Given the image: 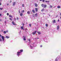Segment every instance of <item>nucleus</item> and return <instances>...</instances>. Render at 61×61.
Wrapping results in <instances>:
<instances>
[{
    "mask_svg": "<svg viewBox=\"0 0 61 61\" xmlns=\"http://www.w3.org/2000/svg\"><path fill=\"white\" fill-rule=\"evenodd\" d=\"M25 30H27V28H26L25 29Z\"/></svg>",
    "mask_w": 61,
    "mask_h": 61,
    "instance_id": "40",
    "label": "nucleus"
},
{
    "mask_svg": "<svg viewBox=\"0 0 61 61\" xmlns=\"http://www.w3.org/2000/svg\"><path fill=\"white\" fill-rule=\"evenodd\" d=\"M6 37L7 38H10V37L9 36H6Z\"/></svg>",
    "mask_w": 61,
    "mask_h": 61,
    "instance_id": "13",
    "label": "nucleus"
},
{
    "mask_svg": "<svg viewBox=\"0 0 61 61\" xmlns=\"http://www.w3.org/2000/svg\"><path fill=\"white\" fill-rule=\"evenodd\" d=\"M57 8H60V6H58L57 7Z\"/></svg>",
    "mask_w": 61,
    "mask_h": 61,
    "instance_id": "20",
    "label": "nucleus"
},
{
    "mask_svg": "<svg viewBox=\"0 0 61 61\" xmlns=\"http://www.w3.org/2000/svg\"><path fill=\"white\" fill-rule=\"evenodd\" d=\"M9 5L8 4H7V5Z\"/></svg>",
    "mask_w": 61,
    "mask_h": 61,
    "instance_id": "50",
    "label": "nucleus"
},
{
    "mask_svg": "<svg viewBox=\"0 0 61 61\" xmlns=\"http://www.w3.org/2000/svg\"><path fill=\"white\" fill-rule=\"evenodd\" d=\"M20 51L22 52H23V50H20Z\"/></svg>",
    "mask_w": 61,
    "mask_h": 61,
    "instance_id": "25",
    "label": "nucleus"
},
{
    "mask_svg": "<svg viewBox=\"0 0 61 61\" xmlns=\"http://www.w3.org/2000/svg\"><path fill=\"white\" fill-rule=\"evenodd\" d=\"M2 15V14H0V16H1Z\"/></svg>",
    "mask_w": 61,
    "mask_h": 61,
    "instance_id": "42",
    "label": "nucleus"
},
{
    "mask_svg": "<svg viewBox=\"0 0 61 61\" xmlns=\"http://www.w3.org/2000/svg\"><path fill=\"white\" fill-rule=\"evenodd\" d=\"M7 15H8V16L9 15V13H7Z\"/></svg>",
    "mask_w": 61,
    "mask_h": 61,
    "instance_id": "32",
    "label": "nucleus"
},
{
    "mask_svg": "<svg viewBox=\"0 0 61 61\" xmlns=\"http://www.w3.org/2000/svg\"><path fill=\"white\" fill-rule=\"evenodd\" d=\"M23 37L24 38H23L24 40H26V39H25V37L24 36Z\"/></svg>",
    "mask_w": 61,
    "mask_h": 61,
    "instance_id": "9",
    "label": "nucleus"
},
{
    "mask_svg": "<svg viewBox=\"0 0 61 61\" xmlns=\"http://www.w3.org/2000/svg\"><path fill=\"white\" fill-rule=\"evenodd\" d=\"M37 39H39V38H37Z\"/></svg>",
    "mask_w": 61,
    "mask_h": 61,
    "instance_id": "53",
    "label": "nucleus"
},
{
    "mask_svg": "<svg viewBox=\"0 0 61 61\" xmlns=\"http://www.w3.org/2000/svg\"><path fill=\"white\" fill-rule=\"evenodd\" d=\"M36 32H37L36 31H35L34 32H33V33H32L34 35H35V34H36Z\"/></svg>",
    "mask_w": 61,
    "mask_h": 61,
    "instance_id": "5",
    "label": "nucleus"
},
{
    "mask_svg": "<svg viewBox=\"0 0 61 61\" xmlns=\"http://www.w3.org/2000/svg\"><path fill=\"white\" fill-rule=\"evenodd\" d=\"M58 57H59V56H58Z\"/></svg>",
    "mask_w": 61,
    "mask_h": 61,
    "instance_id": "55",
    "label": "nucleus"
},
{
    "mask_svg": "<svg viewBox=\"0 0 61 61\" xmlns=\"http://www.w3.org/2000/svg\"><path fill=\"white\" fill-rule=\"evenodd\" d=\"M10 20H12V19L11 18H10Z\"/></svg>",
    "mask_w": 61,
    "mask_h": 61,
    "instance_id": "37",
    "label": "nucleus"
},
{
    "mask_svg": "<svg viewBox=\"0 0 61 61\" xmlns=\"http://www.w3.org/2000/svg\"><path fill=\"white\" fill-rule=\"evenodd\" d=\"M6 32H8V31H6Z\"/></svg>",
    "mask_w": 61,
    "mask_h": 61,
    "instance_id": "48",
    "label": "nucleus"
},
{
    "mask_svg": "<svg viewBox=\"0 0 61 61\" xmlns=\"http://www.w3.org/2000/svg\"><path fill=\"white\" fill-rule=\"evenodd\" d=\"M2 5V4L1 3H0V5Z\"/></svg>",
    "mask_w": 61,
    "mask_h": 61,
    "instance_id": "41",
    "label": "nucleus"
},
{
    "mask_svg": "<svg viewBox=\"0 0 61 61\" xmlns=\"http://www.w3.org/2000/svg\"><path fill=\"white\" fill-rule=\"evenodd\" d=\"M58 22H59V19L58 20Z\"/></svg>",
    "mask_w": 61,
    "mask_h": 61,
    "instance_id": "45",
    "label": "nucleus"
},
{
    "mask_svg": "<svg viewBox=\"0 0 61 61\" xmlns=\"http://www.w3.org/2000/svg\"><path fill=\"white\" fill-rule=\"evenodd\" d=\"M24 12H25V11H24V10H22V13H24Z\"/></svg>",
    "mask_w": 61,
    "mask_h": 61,
    "instance_id": "35",
    "label": "nucleus"
},
{
    "mask_svg": "<svg viewBox=\"0 0 61 61\" xmlns=\"http://www.w3.org/2000/svg\"><path fill=\"white\" fill-rule=\"evenodd\" d=\"M44 10H45V9H42L41 11L42 12H43V11H44Z\"/></svg>",
    "mask_w": 61,
    "mask_h": 61,
    "instance_id": "24",
    "label": "nucleus"
},
{
    "mask_svg": "<svg viewBox=\"0 0 61 61\" xmlns=\"http://www.w3.org/2000/svg\"><path fill=\"white\" fill-rule=\"evenodd\" d=\"M1 35L0 34V37H1Z\"/></svg>",
    "mask_w": 61,
    "mask_h": 61,
    "instance_id": "49",
    "label": "nucleus"
},
{
    "mask_svg": "<svg viewBox=\"0 0 61 61\" xmlns=\"http://www.w3.org/2000/svg\"><path fill=\"white\" fill-rule=\"evenodd\" d=\"M49 2V1H45V2Z\"/></svg>",
    "mask_w": 61,
    "mask_h": 61,
    "instance_id": "26",
    "label": "nucleus"
},
{
    "mask_svg": "<svg viewBox=\"0 0 61 61\" xmlns=\"http://www.w3.org/2000/svg\"><path fill=\"white\" fill-rule=\"evenodd\" d=\"M60 18L61 19V17H60Z\"/></svg>",
    "mask_w": 61,
    "mask_h": 61,
    "instance_id": "54",
    "label": "nucleus"
},
{
    "mask_svg": "<svg viewBox=\"0 0 61 61\" xmlns=\"http://www.w3.org/2000/svg\"><path fill=\"white\" fill-rule=\"evenodd\" d=\"M59 25H58L57 26V30H58L59 29Z\"/></svg>",
    "mask_w": 61,
    "mask_h": 61,
    "instance_id": "8",
    "label": "nucleus"
},
{
    "mask_svg": "<svg viewBox=\"0 0 61 61\" xmlns=\"http://www.w3.org/2000/svg\"><path fill=\"white\" fill-rule=\"evenodd\" d=\"M46 27H47L48 25V24H46Z\"/></svg>",
    "mask_w": 61,
    "mask_h": 61,
    "instance_id": "22",
    "label": "nucleus"
},
{
    "mask_svg": "<svg viewBox=\"0 0 61 61\" xmlns=\"http://www.w3.org/2000/svg\"><path fill=\"white\" fill-rule=\"evenodd\" d=\"M53 23H56V20H54L52 21Z\"/></svg>",
    "mask_w": 61,
    "mask_h": 61,
    "instance_id": "10",
    "label": "nucleus"
},
{
    "mask_svg": "<svg viewBox=\"0 0 61 61\" xmlns=\"http://www.w3.org/2000/svg\"><path fill=\"white\" fill-rule=\"evenodd\" d=\"M4 33L5 34H6V31H4Z\"/></svg>",
    "mask_w": 61,
    "mask_h": 61,
    "instance_id": "29",
    "label": "nucleus"
},
{
    "mask_svg": "<svg viewBox=\"0 0 61 61\" xmlns=\"http://www.w3.org/2000/svg\"><path fill=\"white\" fill-rule=\"evenodd\" d=\"M24 28V27H23V26H21V29H23V30H24V29L23 28Z\"/></svg>",
    "mask_w": 61,
    "mask_h": 61,
    "instance_id": "14",
    "label": "nucleus"
},
{
    "mask_svg": "<svg viewBox=\"0 0 61 61\" xmlns=\"http://www.w3.org/2000/svg\"><path fill=\"white\" fill-rule=\"evenodd\" d=\"M15 5V2H14L13 3V6H14V5Z\"/></svg>",
    "mask_w": 61,
    "mask_h": 61,
    "instance_id": "6",
    "label": "nucleus"
},
{
    "mask_svg": "<svg viewBox=\"0 0 61 61\" xmlns=\"http://www.w3.org/2000/svg\"><path fill=\"white\" fill-rule=\"evenodd\" d=\"M20 13V11H19V13Z\"/></svg>",
    "mask_w": 61,
    "mask_h": 61,
    "instance_id": "51",
    "label": "nucleus"
},
{
    "mask_svg": "<svg viewBox=\"0 0 61 61\" xmlns=\"http://www.w3.org/2000/svg\"><path fill=\"white\" fill-rule=\"evenodd\" d=\"M34 45L35 44H33V45H31V46L30 45V48H31V49H32L33 47H35V46H34Z\"/></svg>",
    "mask_w": 61,
    "mask_h": 61,
    "instance_id": "1",
    "label": "nucleus"
},
{
    "mask_svg": "<svg viewBox=\"0 0 61 61\" xmlns=\"http://www.w3.org/2000/svg\"><path fill=\"white\" fill-rule=\"evenodd\" d=\"M45 0H43V2H45Z\"/></svg>",
    "mask_w": 61,
    "mask_h": 61,
    "instance_id": "38",
    "label": "nucleus"
},
{
    "mask_svg": "<svg viewBox=\"0 0 61 61\" xmlns=\"http://www.w3.org/2000/svg\"><path fill=\"white\" fill-rule=\"evenodd\" d=\"M40 1H42V0H40Z\"/></svg>",
    "mask_w": 61,
    "mask_h": 61,
    "instance_id": "46",
    "label": "nucleus"
},
{
    "mask_svg": "<svg viewBox=\"0 0 61 61\" xmlns=\"http://www.w3.org/2000/svg\"><path fill=\"white\" fill-rule=\"evenodd\" d=\"M32 12H33V13H35V10H32Z\"/></svg>",
    "mask_w": 61,
    "mask_h": 61,
    "instance_id": "19",
    "label": "nucleus"
},
{
    "mask_svg": "<svg viewBox=\"0 0 61 61\" xmlns=\"http://www.w3.org/2000/svg\"><path fill=\"white\" fill-rule=\"evenodd\" d=\"M27 13L28 14H30V11H28L27 12Z\"/></svg>",
    "mask_w": 61,
    "mask_h": 61,
    "instance_id": "16",
    "label": "nucleus"
},
{
    "mask_svg": "<svg viewBox=\"0 0 61 61\" xmlns=\"http://www.w3.org/2000/svg\"><path fill=\"white\" fill-rule=\"evenodd\" d=\"M35 16H37V13L35 14Z\"/></svg>",
    "mask_w": 61,
    "mask_h": 61,
    "instance_id": "27",
    "label": "nucleus"
},
{
    "mask_svg": "<svg viewBox=\"0 0 61 61\" xmlns=\"http://www.w3.org/2000/svg\"><path fill=\"white\" fill-rule=\"evenodd\" d=\"M20 16H22L23 15V14L22 13H20Z\"/></svg>",
    "mask_w": 61,
    "mask_h": 61,
    "instance_id": "17",
    "label": "nucleus"
},
{
    "mask_svg": "<svg viewBox=\"0 0 61 61\" xmlns=\"http://www.w3.org/2000/svg\"><path fill=\"white\" fill-rule=\"evenodd\" d=\"M6 21H5V23H6Z\"/></svg>",
    "mask_w": 61,
    "mask_h": 61,
    "instance_id": "47",
    "label": "nucleus"
},
{
    "mask_svg": "<svg viewBox=\"0 0 61 61\" xmlns=\"http://www.w3.org/2000/svg\"><path fill=\"white\" fill-rule=\"evenodd\" d=\"M36 11V12L37 11V10H38V8H35Z\"/></svg>",
    "mask_w": 61,
    "mask_h": 61,
    "instance_id": "12",
    "label": "nucleus"
},
{
    "mask_svg": "<svg viewBox=\"0 0 61 61\" xmlns=\"http://www.w3.org/2000/svg\"><path fill=\"white\" fill-rule=\"evenodd\" d=\"M3 9V8H0V10H2Z\"/></svg>",
    "mask_w": 61,
    "mask_h": 61,
    "instance_id": "31",
    "label": "nucleus"
},
{
    "mask_svg": "<svg viewBox=\"0 0 61 61\" xmlns=\"http://www.w3.org/2000/svg\"><path fill=\"white\" fill-rule=\"evenodd\" d=\"M35 6H36V7H37V6L38 5H37V4H36V3H35Z\"/></svg>",
    "mask_w": 61,
    "mask_h": 61,
    "instance_id": "11",
    "label": "nucleus"
},
{
    "mask_svg": "<svg viewBox=\"0 0 61 61\" xmlns=\"http://www.w3.org/2000/svg\"><path fill=\"white\" fill-rule=\"evenodd\" d=\"M0 56H1V55H0Z\"/></svg>",
    "mask_w": 61,
    "mask_h": 61,
    "instance_id": "57",
    "label": "nucleus"
},
{
    "mask_svg": "<svg viewBox=\"0 0 61 61\" xmlns=\"http://www.w3.org/2000/svg\"><path fill=\"white\" fill-rule=\"evenodd\" d=\"M55 60L56 61H58L57 60V58H56Z\"/></svg>",
    "mask_w": 61,
    "mask_h": 61,
    "instance_id": "23",
    "label": "nucleus"
},
{
    "mask_svg": "<svg viewBox=\"0 0 61 61\" xmlns=\"http://www.w3.org/2000/svg\"><path fill=\"white\" fill-rule=\"evenodd\" d=\"M11 2V1H10V2Z\"/></svg>",
    "mask_w": 61,
    "mask_h": 61,
    "instance_id": "56",
    "label": "nucleus"
},
{
    "mask_svg": "<svg viewBox=\"0 0 61 61\" xmlns=\"http://www.w3.org/2000/svg\"><path fill=\"white\" fill-rule=\"evenodd\" d=\"M22 6L23 7H24V4H22Z\"/></svg>",
    "mask_w": 61,
    "mask_h": 61,
    "instance_id": "34",
    "label": "nucleus"
},
{
    "mask_svg": "<svg viewBox=\"0 0 61 61\" xmlns=\"http://www.w3.org/2000/svg\"><path fill=\"white\" fill-rule=\"evenodd\" d=\"M29 42H31V40L30 39H29Z\"/></svg>",
    "mask_w": 61,
    "mask_h": 61,
    "instance_id": "21",
    "label": "nucleus"
},
{
    "mask_svg": "<svg viewBox=\"0 0 61 61\" xmlns=\"http://www.w3.org/2000/svg\"><path fill=\"white\" fill-rule=\"evenodd\" d=\"M12 23L13 24V25H16V24H15L14 21H12Z\"/></svg>",
    "mask_w": 61,
    "mask_h": 61,
    "instance_id": "7",
    "label": "nucleus"
},
{
    "mask_svg": "<svg viewBox=\"0 0 61 61\" xmlns=\"http://www.w3.org/2000/svg\"><path fill=\"white\" fill-rule=\"evenodd\" d=\"M0 21H1V19H0Z\"/></svg>",
    "mask_w": 61,
    "mask_h": 61,
    "instance_id": "52",
    "label": "nucleus"
},
{
    "mask_svg": "<svg viewBox=\"0 0 61 61\" xmlns=\"http://www.w3.org/2000/svg\"><path fill=\"white\" fill-rule=\"evenodd\" d=\"M1 32H2L3 31V30H1Z\"/></svg>",
    "mask_w": 61,
    "mask_h": 61,
    "instance_id": "43",
    "label": "nucleus"
},
{
    "mask_svg": "<svg viewBox=\"0 0 61 61\" xmlns=\"http://www.w3.org/2000/svg\"><path fill=\"white\" fill-rule=\"evenodd\" d=\"M1 38L3 40L2 41L3 42H4V40H5V39H4L5 38V37H4V36H2Z\"/></svg>",
    "mask_w": 61,
    "mask_h": 61,
    "instance_id": "3",
    "label": "nucleus"
},
{
    "mask_svg": "<svg viewBox=\"0 0 61 61\" xmlns=\"http://www.w3.org/2000/svg\"><path fill=\"white\" fill-rule=\"evenodd\" d=\"M29 25L30 26V27L31 26V24H30Z\"/></svg>",
    "mask_w": 61,
    "mask_h": 61,
    "instance_id": "33",
    "label": "nucleus"
},
{
    "mask_svg": "<svg viewBox=\"0 0 61 61\" xmlns=\"http://www.w3.org/2000/svg\"><path fill=\"white\" fill-rule=\"evenodd\" d=\"M14 20H15H15H16V18H14Z\"/></svg>",
    "mask_w": 61,
    "mask_h": 61,
    "instance_id": "36",
    "label": "nucleus"
},
{
    "mask_svg": "<svg viewBox=\"0 0 61 61\" xmlns=\"http://www.w3.org/2000/svg\"><path fill=\"white\" fill-rule=\"evenodd\" d=\"M40 47H42V45H41L40 46Z\"/></svg>",
    "mask_w": 61,
    "mask_h": 61,
    "instance_id": "44",
    "label": "nucleus"
},
{
    "mask_svg": "<svg viewBox=\"0 0 61 61\" xmlns=\"http://www.w3.org/2000/svg\"><path fill=\"white\" fill-rule=\"evenodd\" d=\"M50 7L51 8H52V7H53V6H52V5H50Z\"/></svg>",
    "mask_w": 61,
    "mask_h": 61,
    "instance_id": "28",
    "label": "nucleus"
},
{
    "mask_svg": "<svg viewBox=\"0 0 61 61\" xmlns=\"http://www.w3.org/2000/svg\"><path fill=\"white\" fill-rule=\"evenodd\" d=\"M0 42H2V39H0Z\"/></svg>",
    "mask_w": 61,
    "mask_h": 61,
    "instance_id": "30",
    "label": "nucleus"
},
{
    "mask_svg": "<svg viewBox=\"0 0 61 61\" xmlns=\"http://www.w3.org/2000/svg\"><path fill=\"white\" fill-rule=\"evenodd\" d=\"M17 20H18L19 19L18 17L17 18Z\"/></svg>",
    "mask_w": 61,
    "mask_h": 61,
    "instance_id": "39",
    "label": "nucleus"
},
{
    "mask_svg": "<svg viewBox=\"0 0 61 61\" xmlns=\"http://www.w3.org/2000/svg\"><path fill=\"white\" fill-rule=\"evenodd\" d=\"M37 33H38V35H40V34H41L40 32H38Z\"/></svg>",
    "mask_w": 61,
    "mask_h": 61,
    "instance_id": "15",
    "label": "nucleus"
},
{
    "mask_svg": "<svg viewBox=\"0 0 61 61\" xmlns=\"http://www.w3.org/2000/svg\"><path fill=\"white\" fill-rule=\"evenodd\" d=\"M41 6L42 7H43L44 8H46V5H44L43 4H42L41 5Z\"/></svg>",
    "mask_w": 61,
    "mask_h": 61,
    "instance_id": "2",
    "label": "nucleus"
},
{
    "mask_svg": "<svg viewBox=\"0 0 61 61\" xmlns=\"http://www.w3.org/2000/svg\"><path fill=\"white\" fill-rule=\"evenodd\" d=\"M9 17H11V18H12V17H13V16L10 15H9Z\"/></svg>",
    "mask_w": 61,
    "mask_h": 61,
    "instance_id": "18",
    "label": "nucleus"
},
{
    "mask_svg": "<svg viewBox=\"0 0 61 61\" xmlns=\"http://www.w3.org/2000/svg\"><path fill=\"white\" fill-rule=\"evenodd\" d=\"M20 54H21V52H17V55L18 56H19L20 55Z\"/></svg>",
    "mask_w": 61,
    "mask_h": 61,
    "instance_id": "4",
    "label": "nucleus"
}]
</instances>
